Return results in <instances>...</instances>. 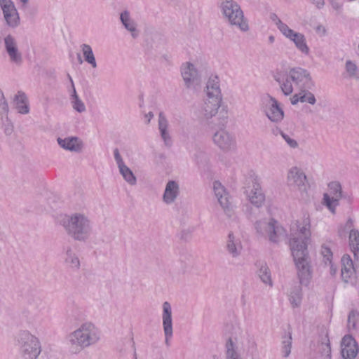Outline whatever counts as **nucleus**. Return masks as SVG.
I'll list each match as a JSON object with an SVG mask.
<instances>
[{"mask_svg": "<svg viewBox=\"0 0 359 359\" xmlns=\"http://www.w3.org/2000/svg\"><path fill=\"white\" fill-rule=\"evenodd\" d=\"M15 109L20 114L29 113V102L25 93L19 91L14 97Z\"/></svg>", "mask_w": 359, "mask_h": 359, "instance_id": "bb28decb", "label": "nucleus"}, {"mask_svg": "<svg viewBox=\"0 0 359 359\" xmlns=\"http://www.w3.org/2000/svg\"><path fill=\"white\" fill-rule=\"evenodd\" d=\"M67 235L73 241L86 243L92 236L93 227L90 217L81 212L65 215L60 220Z\"/></svg>", "mask_w": 359, "mask_h": 359, "instance_id": "7ed1b4c3", "label": "nucleus"}, {"mask_svg": "<svg viewBox=\"0 0 359 359\" xmlns=\"http://www.w3.org/2000/svg\"><path fill=\"white\" fill-rule=\"evenodd\" d=\"M311 238V219L309 216H306L296 222L290 238V250L301 281L309 279L311 273L307 250Z\"/></svg>", "mask_w": 359, "mask_h": 359, "instance_id": "f257e3e1", "label": "nucleus"}, {"mask_svg": "<svg viewBox=\"0 0 359 359\" xmlns=\"http://www.w3.org/2000/svg\"><path fill=\"white\" fill-rule=\"evenodd\" d=\"M273 20L284 36L292 41L295 47L303 54L308 55L309 53V48L306 43L304 35L302 33L294 32L290 29L287 25L283 22L276 15H274Z\"/></svg>", "mask_w": 359, "mask_h": 359, "instance_id": "1a4fd4ad", "label": "nucleus"}, {"mask_svg": "<svg viewBox=\"0 0 359 359\" xmlns=\"http://www.w3.org/2000/svg\"><path fill=\"white\" fill-rule=\"evenodd\" d=\"M20 1L24 4H26L29 1V0H20Z\"/></svg>", "mask_w": 359, "mask_h": 359, "instance_id": "4d7b16f0", "label": "nucleus"}, {"mask_svg": "<svg viewBox=\"0 0 359 359\" xmlns=\"http://www.w3.org/2000/svg\"><path fill=\"white\" fill-rule=\"evenodd\" d=\"M274 79L279 83L282 92L285 95H291L294 90L314 86L310 73L302 68H294L289 72H276Z\"/></svg>", "mask_w": 359, "mask_h": 359, "instance_id": "20e7f679", "label": "nucleus"}, {"mask_svg": "<svg viewBox=\"0 0 359 359\" xmlns=\"http://www.w3.org/2000/svg\"><path fill=\"white\" fill-rule=\"evenodd\" d=\"M18 342L25 359H36L41 352L40 340L27 330L19 333Z\"/></svg>", "mask_w": 359, "mask_h": 359, "instance_id": "6e6552de", "label": "nucleus"}, {"mask_svg": "<svg viewBox=\"0 0 359 359\" xmlns=\"http://www.w3.org/2000/svg\"><path fill=\"white\" fill-rule=\"evenodd\" d=\"M330 193L332 196H336L337 198H341V187L339 182H332L328 185Z\"/></svg>", "mask_w": 359, "mask_h": 359, "instance_id": "a19ab883", "label": "nucleus"}, {"mask_svg": "<svg viewBox=\"0 0 359 359\" xmlns=\"http://www.w3.org/2000/svg\"><path fill=\"white\" fill-rule=\"evenodd\" d=\"M359 320V313L356 311H351L348 316V330H355L357 322Z\"/></svg>", "mask_w": 359, "mask_h": 359, "instance_id": "ea45409f", "label": "nucleus"}, {"mask_svg": "<svg viewBox=\"0 0 359 359\" xmlns=\"http://www.w3.org/2000/svg\"><path fill=\"white\" fill-rule=\"evenodd\" d=\"M57 142L62 149L70 151L79 152L83 147V141L77 137H58Z\"/></svg>", "mask_w": 359, "mask_h": 359, "instance_id": "412c9836", "label": "nucleus"}, {"mask_svg": "<svg viewBox=\"0 0 359 359\" xmlns=\"http://www.w3.org/2000/svg\"><path fill=\"white\" fill-rule=\"evenodd\" d=\"M313 4L316 5L318 8H322L324 6V0H311Z\"/></svg>", "mask_w": 359, "mask_h": 359, "instance_id": "8fccbe9b", "label": "nucleus"}, {"mask_svg": "<svg viewBox=\"0 0 359 359\" xmlns=\"http://www.w3.org/2000/svg\"><path fill=\"white\" fill-rule=\"evenodd\" d=\"M320 252L323 258V262H325V264H331L333 255L331 251V248L327 244L324 243L321 245Z\"/></svg>", "mask_w": 359, "mask_h": 359, "instance_id": "4c0bfd02", "label": "nucleus"}, {"mask_svg": "<svg viewBox=\"0 0 359 359\" xmlns=\"http://www.w3.org/2000/svg\"><path fill=\"white\" fill-rule=\"evenodd\" d=\"M257 232L273 243H278L282 234L283 229L273 218H265L255 224Z\"/></svg>", "mask_w": 359, "mask_h": 359, "instance_id": "9d476101", "label": "nucleus"}, {"mask_svg": "<svg viewBox=\"0 0 359 359\" xmlns=\"http://www.w3.org/2000/svg\"><path fill=\"white\" fill-rule=\"evenodd\" d=\"M204 91L205 94L204 97L223 101L217 76H214L209 78Z\"/></svg>", "mask_w": 359, "mask_h": 359, "instance_id": "a211bd4d", "label": "nucleus"}, {"mask_svg": "<svg viewBox=\"0 0 359 359\" xmlns=\"http://www.w3.org/2000/svg\"><path fill=\"white\" fill-rule=\"evenodd\" d=\"M355 269L349 255H344L341 258V277L345 283H353Z\"/></svg>", "mask_w": 359, "mask_h": 359, "instance_id": "6ab92c4d", "label": "nucleus"}, {"mask_svg": "<svg viewBox=\"0 0 359 359\" xmlns=\"http://www.w3.org/2000/svg\"><path fill=\"white\" fill-rule=\"evenodd\" d=\"M221 9L224 18L232 26H235L243 32L249 29L247 20L240 6L233 0H221Z\"/></svg>", "mask_w": 359, "mask_h": 359, "instance_id": "423d86ee", "label": "nucleus"}, {"mask_svg": "<svg viewBox=\"0 0 359 359\" xmlns=\"http://www.w3.org/2000/svg\"><path fill=\"white\" fill-rule=\"evenodd\" d=\"M119 172L124 180L130 185L133 186L137 183V179L133 171L125 164L118 166Z\"/></svg>", "mask_w": 359, "mask_h": 359, "instance_id": "473e14b6", "label": "nucleus"}, {"mask_svg": "<svg viewBox=\"0 0 359 359\" xmlns=\"http://www.w3.org/2000/svg\"><path fill=\"white\" fill-rule=\"evenodd\" d=\"M226 250L233 258H236L240 256L243 250L240 238L233 232H230L228 235Z\"/></svg>", "mask_w": 359, "mask_h": 359, "instance_id": "4be33fe9", "label": "nucleus"}, {"mask_svg": "<svg viewBox=\"0 0 359 359\" xmlns=\"http://www.w3.org/2000/svg\"><path fill=\"white\" fill-rule=\"evenodd\" d=\"M330 266V273L332 275H334L337 272V268L334 266V264L331 262V264H327Z\"/></svg>", "mask_w": 359, "mask_h": 359, "instance_id": "3c124183", "label": "nucleus"}, {"mask_svg": "<svg viewBox=\"0 0 359 359\" xmlns=\"http://www.w3.org/2000/svg\"><path fill=\"white\" fill-rule=\"evenodd\" d=\"M180 194L179 184L174 180H169L164 190L163 194V201L167 205H170L175 203Z\"/></svg>", "mask_w": 359, "mask_h": 359, "instance_id": "aec40b11", "label": "nucleus"}, {"mask_svg": "<svg viewBox=\"0 0 359 359\" xmlns=\"http://www.w3.org/2000/svg\"><path fill=\"white\" fill-rule=\"evenodd\" d=\"M292 347V337L291 336H288L286 339L283 341V354L285 358L289 356L291 352Z\"/></svg>", "mask_w": 359, "mask_h": 359, "instance_id": "37998d69", "label": "nucleus"}, {"mask_svg": "<svg viewBox=\"0 0 359 359\" xmlns=\"http://www.w3.org/2000/svg\"><path fill=\"white\" fill-rule=\"evenodd\" d=\"M114 158H115L116 162L117 163V165L118 166L121 164H123L124 162L123 161L122 157L121 156V154H120L118 150L117 149H116L114 150Z\"/></svg>", "mask_w": 359, "mask_h": 359, "instance_id": "de8ad7c7", "label": "nucleus"}, {"mask_svg": "<svg viewBox=\"0 0 359 359\" xmlns=\"http://www.w3.org/2000/svg\"><path fill=\"white\" fill-rule=\"evenodd\" d=\"M223 101L204 97L198 107V115L199 118L208 125L215 123V119L219 115V121H226L227 111L222 109L219 113V109L222 105Z\"/></svg>", "mask_w": 359, "mask_h": 359, "instance_id": "39448f33", "label": "nucleus"}, {"mask_svg": "<svg viewBox=\"0 0 359 359\" xmlns=\"http://www.w3.org/2000/svg\"><path fill=\"white\" fill-rule=\"evenodd\" d=\"M8 112H9V107L8 102L5 100V97L4 93L0 91V114L2 116V118L5 117L6 121H8Z\"/></svg>", "mask_w": 359, "mask_h": 359, "instance_id": "58836bf2", "label": "nucleus"}, {"mask_svg": "<svg viewBox=\"0 0 359 359\" xmlns=\"http://www.w3.org/2000/svg\"><path fill=\"white\" fill-rule=\"evenodd\" d=\"M213 189L217 198L228 194L224 187L219 182L216 181L213 183Z\"/></svg>", "mask_w": 359, "mask_h": 359, "instance_id": "79ce46f5", "label": "nucleus"}, {"mask_svg": "<svg viewBox=\"0 0 359 359\" xmlns=\"http://www.w3.org/2000/svg\"><path fill=\"white\" fill-rule=\"evenodd\" d=\"M346 72L349 74V76L353 77L355 76L357 67L354 63L351 61H347L346 63Z\"/></svg>", "mask_w": 359, "mask_h": 359, "instance_id": "49530a36", "label": "nucleus"}, {"mask_svg": "<svg viewBox=\"0 0 359 359\" xmlns=\"http://www.w3.org/2000/svg\"><path fill=\"white\" fill-rule=\"evenodd\" d=\"M221 207L228 217H231L233 214V210L231 202L229 201L228 194L217 198Z\"/></svg>", "mask_w": 359, "mask_h": 359, "instance_id": "e433bc0d", "label": "nucleus"}, {"mask_svg": "<svg viewBox=\"0 0 359 359\" xmlns=\"http://www.w3.org/2000/svg\"><path fill=\"white\" fill-rule=\"evenodd\" d=\"M162 325L165 336V344L170 346V341L173 335L172 326V309L168 302H165L162 304Z\"/></svg>", "mask_w": 359, "mask_h": 359, "instance_id": "4468645a", "label": "nucleus"}, {"mask_svg": "<svg viewBox=\"0 0 359 359\" xmlns=\"http://www.w3.org/2000/svg\"><path fill=\"white\" fill-rule=\"evenodd\" d=\"M0 8L7 27L15 29L20 25V14L12 0H0Z\"/></svg>", "mask_w": 359, "mask_h": 359, "instance_id": "f8f14e48", "label": "nucleus"}, {"mask_svg": "<svg viewBox=\"0 0 359 359\" xmlns=\"http://www.w3.org/2000/svg\"><path fill=\"white\" fill-rule=\"evenodd\" d=\"M79 62L80 63H82V60L81 59V57H79Z\"/></svg>", "mask_w": 359, "mask_h": 359, "instance_id": "13d9d810", "label": "nucleus"}, {"mask_svg": "<svg viewBox=\"0 0 359 359\" xmlns=\"http://www.w3.org/2000/svg\"><path fill=\"white\" fill-rule=\"evenodd\" d=\"M322 349L323 351L327 354L328 356L330 355L331 353V347L330 344V340L328 339L327 333L325 334V337L323 338L321 341Z\"/></svg>", "mask_w": 359, "mask_h": 359, "instance_id": "c03bdc74", "label": "nucleus"}, {"mask_svg": "<svg viewBox=\"0 0 359 359\" xmlns=\"http://www.w3.org/2000/svg\"><path fill=\"white\" fill-rule=\"evenodd\" d=\"M275 41V37L273 36H270L269 37V41L271 43H273Z\"/></svg>", "mask_w": 359, "mask_h": 359, "instance_id": "5fc2aeb1", "label": "nucleus"}, {"mask_svg": "<svg viewBox=\"0 0 359 359\" xmlns=\"http://www.w3.org/2000/svg\"><path fill=\"white\" fill-rule=\"evenodd\" d=\"M316 31L320 36H325L326 34V33H327L326 28L324 26L321 25H318L316 27Z\"/></svg>", "mask_w": 359, "mask_h": 359, "instance_id": "09e8293b", "label": "nucleus"}, {"mask_svg": "<svg viewBox=\"0 0 359 359\" xmlns=\"http://www.w3.org/2000/svg\"><path fill=\"white\" fill-rule=\"evenodd\" d=\"M312 88H302L298 89V93H295L291 97V103L294 105L299 102H301L314 104L316 100L314 95L310 91Z\"/></svg>", "mask_w": 359, "mask_h": 359, "instance_id": "5701e85b", "label": "nucleus"}, {"mask_svg": "<svg viewBox=\"0 0 359 359\" xmlns=\"http://www.w3.org/2000/svg\"><path fill=\"white\" fill-rule=\"evenodd\" d=\"M257 274L263 283L269 287H272L273 282L271 271L266 263L262 262L259 264Z\"/></svg>", "mask_w": 359, "mask_h": 359, "instance_id": "2f4dec72", "label": "nucleus"}, {"mask_svg": "<svg viewBox=\"0 0 359 359\" xmlns=\"http://www.w3.org/2000/svg\"><path fill=\"white\" fill-rule=\"evenodd\" d=\"M346 231L349 232V245L355 259L359 262V232L353 229V222L351 219H348L339 231L341 235Z\"/></svg>", "mask_w": 359, "mask_h": 359, "instance_id": "2eb2a0df", "label": "nucleus"}, {"mask_svg": "<svg viewBox=\"0 0 359 359\" xmlns=\"http://www.w3.org/2000/svg\"><path fill=\"white\" fill-rule=\"evenodd\" d=\"M248 198L249 201L257 208L261 207L264 203L265 196L259 183H253L252 187L248 194Z\"/></svg>", "mask_w": 359, "mask_h": 359, "instance_id": "393cba45", "label": "nucleus"}, {"mask_svg": "<svg viewBox=\"0 0 359 359\" xmlns=\"http://www.w3.org/2000/svg\"><path fill=\"white\" fill-rule=\"evenodd\" d=\"M212 140L219 149L224 152L233 151L236 149V141L234 135L225 129L216 131Z\"/></svg>", "mask_w": 359, "mask_h": 359, "instance_id": "ddd939ff", "label": "nucleus"}, {"mask_svg": "<svg viewBox=\"0 0 359 359\" xmlns=\"http://www.w3.org/2000/svg\"><path fill=\"white\" fill-rule=\"evenodd\" d=\"M65 263L74 270H79L81 267V262L76 252L70 247H68L65 253Z\"/></svg>", "mask_w": 359, "mask_h": 359, "instance_id": "c85d7f7f", "label": "nucleus"}, {"mask_svg": "<svg viewBox=\"0 0 359 359\" xmlns=\"http://www.w3.org/2000/svg\"><path fill=\"white\" fill-rule=\"evenodd\" d=\"M4 44L10 61L17 65L20 64L22 61V56L18 48L16 39L8 34L4 38Z\"/></svg>", "mask_w": 359, "mask_h": 359, "instance_id": "dca6fc26", "label": "nucleus"}, {"mask_svg": "<svg viewBox=\"0 0 359 359\" xmlns=\"http://www.w3.org/2000/svg\"><path fill=\"white\" fill-rule=\"evenodd\" d=\"M120 20L124 27L131 33L132 37L137 38L138 36L137 25L130 18V13L128 11H123L120 15Z\"/></svg>", "mask_w": 359, "mask_h": 359, "instance_id": "cd10ccee", "label": "nucleus"}, {"mask_svg": "<svg viewBox=\"0 0 359 359\" xmlns=\"http://www.w3.org/2000/svg\"><path fill=\"white\" fill-rule=\"evenodd\" d=\"M181 74L186 88L197 90L201 84V76L195 64L184 62L181 67Z\"/></svg>", "mask_w": 359, "mask_h": 359, "instance_id": "9b49d317", "label": "nucleus"}, {"mask_svg": "<svg viewBox=\"0 0 359 359\" xmlns=\"http://www.w3.org/2000/svg\"><path fill=\"white\" fill-rule=\"evenodd\" d=\"M100 339V331L94 323L83 322L67 335L68 351L72 355H79L85 349L96 345Z\"/></svg>", "mask_w": 359, "mask_h": 359, "instance_id": "f03ea898", "label": "nucleus"}, {"mask_svg": "<svg viewBox=\"0 0 359 359\" xmlns=\"http://www.w3.org/2000/svg\"><path fill=\"white\" fill-rule=\"evenodd\" d=\"M81 49L85 60L90 64L93 68H96L97 63L91 47L88 44H82Z\"/></svg>", "mask_w": 359, "mask_h": 359, "instance_id": "f704fd0d", "label": "nucleus"}, {"mask_svg": "<svg viewBox=\"0 0 359 359\" xmlns=\"http://www.w3.org/2000/svg\"><path fill=\"white\" fill-rule=\"evenodd\" d=\"M280 135L283 140L287 142L289 147L292 149H295L298 147L297 142L293 139L290 135L284 133L283 132L280 133Z\"/></svg>", "mask_w": 359, "mask_h": 359, "instance_id": "a18cd8bd", "label": "nucleus"}, {"mask_svg": "<svg viewBox=\"0 0 359 359\" xmlns=\"http://www.w3.org/2000/svg\"><path fill=\"white\" fill-rule=\"evenodd\" d=\"M68 77L69 79V81L71 82L72 87L73 89L72 95V101H71L72 107L77 112L83 113V112L86 111V106H85L84 103L83 102V101L79 97V96L76 93V89L74 87V84L72 77L70 76V75H68Z\"/></svg>", "mask_w": 359, "mask_h": 359, "instance_id": "7c9ffc66", "label": "nucleus"}, {"mask_svg": "<svg viewBox=\"0 0 359 359\" xmlns=\"http://www.w3.org/2000/svg\"><path fill=\"white\" fill-rule=\"evenodd\" d=\"M12 131H13V126H12V124H10L9 126H8V127L6 128L5 132L6 134L10 135V134H11Z\"/></svg>", "mask_w": 359, "mask_h": 359, "instance_id": "864d4df0", "label": "nucleus"}, {"mask_svg": "<svg viewBox=\"0 0 359 359\" xmlns=\"http://www.w3.org/2000/svg\"><path fill=\"white\" fill-rule=\"evenodd\" d=\"M339 198L332 196L328 193L323 195V204L325 205L332 213L335 212L336 207L339 205Z\"/></svg>", "mask_w": 359, "mask_h": 359, "instance_id": "c9c22d12", "label": "nucleus"}, {"mask_svg": "<svg viewBox=\"0 0 359 359\" xmlns=\"http://www.w3.org/2000/svg\"><path fill=\"white\" fill-rule=\"evenodd\" d=\"M154 117V114L152 112H149L148 114H145V118L147 121V123L150 122L151 118Z\"/></svg>", "mask_w": 359, "mask_h": 359, "instance_id": "603ef678", "label": "nucleus"}, {"mask_svg": "<svg viewBox=\"0 0 359 359\" xmlns=\"http://www.w3.org/2000/svg\"><path fill=\"white\" fill-rule=\"evenodd\" d=\"M341 355L344 359H354L358 353V347L355 340L351 335H346L341 341Z\"/></svg>", "mask_w": 359, "mask_h": 359, "instance_id": "f3484780", "label": "nucleus"}, {"mask_svg": "<svg viewBox=\"0 0 359 359\" xmlns=\"http://www.w3.org/2000/svg\"><path fill=\"white\" fill-rule=\"evenodd\" d=\"M288 296L292 307L299 308L301 306L303 296L302 287L299 285L292 287Z\"/></svg>", "mask_w": 359, "mask_h": 359, "instance_id": "c756f323", "label": "nucleus"}, {"mask_svg": "<svg viewBox=\"0 0 359 359\" xmlns=\"http://www.w3.org/2000/svg\"><path fill=\"white\" fill-rule=\"evenodd\" d=\"M158 130L161 134V137L166 146L171 145V137L169 133L168 128L169 123L163 112H160L158 114Z\"/></svg>", "mask_w": 359, "mask_h": 359, "instance_id": "a878e982", "label": "nucleus"}, {"mask_svg": "<svg viewBox=\"0 0 359 359\" xmlns=\"http://www.w3.org/2000/svg\"><path fill=\"white\" fill-rule=\"evenodd\" d=\"M226 359H242L238 352L237 346L231 338H229L226 343Z\"/></svg>", "mask_w": 359, "mask_h": 359, "instance_id": "72a5a7b5", "label": "nucleus"}, {"mask_svg": "<svg viewBox=\"0 0 359 359\" xmlns=\"http://www.w3.org/2000/svg\"><path fill=\"white\" fill-rule=\"evenodd\" d=\"M269 108L266 111V116L273 122H279L283 119L284 113L280 107L278 101L273 97L269 96Z\"/></svg>", "mask_w": 359, "mask_h": 359, "instance_id": "b1692460", "label": "nucleus"}, {"mask_svg": "<svg viewBox=\"0 0 359 359\" xmlns=\"http://www.w3.org/2000/svg\"><path fill=\"white\" fill-rule=\"evenodd\" d=\"M285 180L287 187L297 192L302 199H308L307 177L301 168L297 165L290 167L287 170Z\"/></svg>", "mask_w": 359, "mask_h": 359, "instance_id": "0eeeda50", "label": "nucleus"}, {"mask_svg": "<svg viewBox=\"0 0 359 359\" xmlns=\"http://www.w3.org/2000/svg\"><path fill=\"white\" fill-rule=\"evenodd\" d=\"M333 7H334L335 9H339V8H340V6H339L338 4H333Z\"/></svg>", "mask_w": 359, "mask_h": 359, "instance_id": "6e6d98bb", "label": "nucleus"}]
</instances>
